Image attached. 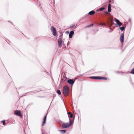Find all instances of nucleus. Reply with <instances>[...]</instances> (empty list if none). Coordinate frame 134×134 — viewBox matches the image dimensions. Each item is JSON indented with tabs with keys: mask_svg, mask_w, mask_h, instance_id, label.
<instances>
[{
	"mask_svg": "<svg viewBox=\"0 0 134 134\" xmlns=\"http://www.w3.org/2000/svg\"><path fill=\"white\" fill-rule=\"evenodd\" d=\"M57 93L59 95H61V91L59 90H58L57 91Z\"/></svg>",
	"mask_w": 134,
	"mask_h": 134,
	"instance_id": "obj_18",
	"label": "nucleus"
},
{
	"mask_svg": "<svg viewBox=\"0 0 134 134\" xmlns=\"http://www.w3.org/2000/svg\"><path fill=\"white\" fill-rule=\"evenodd\" d=\"M93 26V24H92L90 25H89L88 26H87V27H92V26Z\"/></svg>",
	"mask_w": 134,
	"mask_h": 134,
	"instance_id": "obj_28",
	"label": "nucleus"
},
{
	"mask_svg": "<svg viewBox=\"0 0 134 134\" xmlns=\"http://www.w3.org/2000/svg\"><path fill=\"white\" fill-rule=\"evenodd\" d=\"M46 123V121H43V122H42V126H43Z\"/></svg>",
	"mask_w": 134,
	"mask_h": 134,
	"instance_id": "obj_24",
	"label": "nucleus"
},
{
	"mask_svg": "<svg viewBox=\"0 0 134 134\" xmlns=\"http://www.w3.org/2000/svg\"><path fill=\"white\" fill-rule=\"evenodd\" d=\"M90 78L91 79L100 80L101 76H90Z\"/></svg>",
	"mask_w": 134,
	"mask_h": 134,
	"instance_id": "obj_6",
	"label": "nucleus"
},
{
	"mask_svg": "<svg viewBox=\"0 0 134 134\" xmlns=\"http://www.w3.org/2000/svg\"><path fill=\"white\" fill-rule=\"evenodd\" d=\"M62 40L61 38V35L59 36V38L58 40V44L59 46L60 47L62 45Z\"/></svg>",
	"mask_w": 134,
	"mask_h": 134,
	"instance_id": "obj_2",
	"label": "nucleus"
},
{
	"mask_svg": "<svg viewBox=\"0 0 134 134\" xmlns=\"http://www.w3.org/2000/svg\"><path fill=\"white\" fill-rule=\"evenodd\" d=\"M105 9V8L103 7H101V8H99L98 10V11H102L104 10Z\"/></svg>",
	"mask_w": 134,
	"mask_h": 134,
	"instance_id": "obj_13",
	"label": "nucleus"
},
{
	"mask_svg": "<svg viewBox=\"0 0 134 134\" xmlns=\"http://www.w3.org/2000/svg\"><path fill=\"white\" fill-rule=\"evenodd\" d=\"M102 79L107 80V78L106 77L101 76L100 80Z\"/></svg>",
	"mask_w": 134,
	"mask_h": 134,
	"instance_id": "obj_20",
	"label": "nucleus"
},
{
	"mask_svg": "<svg viewBox=\"0 0 134 134\" xmlns=\"http://www.w3.org/2000/svg\"><path fill=\"white\" fill-rule=\"evenodd\" d=\"M69 33V31H66V33L67 34H68Z\"/></svg>",
	"mask_w": 134,
	"mask_h": 134,
	"instance_id": "obj_31",
	"label": "nucleus"
},
{
	"mask_svg": "<svg viewBox=\"0 0 134 134\" xmlns=\"http://www.w3.org/2000/svg\"><path fill=\"white\" fill-rule=\"evenodd\" d=\"M14 113L19 116H22L21 112L20 110H15L14 111Z\"/></svg>",
	"mask_w": 134,
	"mask_h": 134,
	"instance_id": "obj_5",
	"label": "nucleus"
},
{
	"mask_svg": "<svg viewBox=\"0 0 134 134\" xmlns=\"http://www.w3.org/2000/svg\"><path fill=\"white\" fill-rule=\"evenodd\" d=\"M74 34V32L73 31H71L69 33V37L70 38H71L72 37L73 35Z\"/></svg>",
	"mask_w": 134,
	"mask_h": 134,
	"instance_id": "obj_9",
	"label": "nucleus"
},
{
	"mask_svg": "<svg viewBox=\"0 0 134 134\" xmlns=\"http://www.w3.org/2000/svg\"><path fill=\"white\" fill-rule=\"evenodd\" d=\"M108 12L111 11V5L110 4H109L108 5Z\"/></svg>",
	"mask_w": 134,
	"mask_h": 134,
	"instance_id": "obj_10",
	"label": "nucleus"
},
{
	"mask_svg": "<svg viewBox=\"0 0 134 134\" xmlns=\"http://www.w3.org/2000/svg\"><path fill=\"white\" fill-rule=\"evenodd\" d=\"M63 91L64 96H67L69 93L68 86H64L63 88Z\"/></svg>",
	"mask_w": 134,
	"mask_h": 134,
	"instance_id": "obj_1",
	"label": "nucleus"
},
{
	"mask_svg": "<svg viewBox=\"0 0 134 134\" xmlns=\"http://www.w3.org/2000/svg\"><path fill=\"white\" fill-rule=\"evenodd\" d=\"M75 81V80L73 79H68L67 80V82L70 84L72 85L74 83Z\"/></svg>",
	"mask_w": 134,
	"mask_h": 134,
	"instance_id": "obj_3",
	"label": "nucleus"
},
{
	"mask_svg": "<svg viewBox=\"0 0 134 134\" xmlns=\"http://www.w3.org/2000/svg\"><path fill=\"white\" fill-rule=\"evenodd\" d=\"M46 123V121H43V122H42V126H43Z\"/></svg>",
	"mask_w": 134,
	"mask_h": 134,
	"instance_id": "obj_25",
	"label": "nucleus"
},
{
	"mask_svg": "<svg viewBox=\"0 0 134 134\" xmlns=\"http://www.w3.org/2000/svg\"><path fill=\"white\" fill-rule=\"evenodd\" d=\"M53 35L54 36H56V30L53 31Z\"/></svg>",
	"mask_w": 134,
	"mask_h": 134,
	"instance_id": "obj_19",
	"label": "nucleus"
},
{
	"mask_svg": "<svg viewBox=\"0 0 134 134\" xmlns=\"http://www.w3.org/2000/svg\"><path fill=\"white\" fill-rule=\"evenodd\" d=\"M115 21L119 26H121L122 25V23L118 20L115 19Z\"/></svg>",
	"mask_w": 134,
	"mask_h": 134,
	"instance_id": "obj_7",
	"label": "nucleus"
},
{
	"mask_svg": "<svg viewBox=\"0 0 134 134\" xmlns=\"http://www.w3.org/2000/svg\"><path fill=\"white\" fill-rule=\"evenodd\" d=\"M69 118L70 117L71 118H72L73 117V114H70V115H68Z\"/></svg>",
	"mask_w": 134,
	"mask_h": 134,
	"instance_id": "obj_21",
	"label": "nucleus"
},
{
	"mask_svg": "<svg viewBox=\"0 0 134 134\" xmlns=\"http://www.w3.org/2000/svg\"><path fill=\"white\" fill-rule=\"evenodd\" d=\"M1 122H2L3 123V125H5V120H4Z\"/></svg>",
	"mask_w": 134,
	"mask_h": 134,
	"instance_id": "obj_27",
	"label": "nucleus"
},
{
	"mask_svg": "<svg viewBox=\"0 0 134 134\" xmlns=\"http://www.w3.org/2000/svg\"><path fill=\"white\" fill-rule=\"evenodd\" d=\"M69 123H66V125H67V126H68V127L70 126L72 124L73 122V120L71 121L69 118Z\"/></svg>",
	"mask_w": 134,
	"mask_h": 134,
	"instance_id": "obj_8",
	"label": "nucleus"
},
{
	"mask_svg": "<svg viewBox=\"0 0 134 134\" xmlns=\"http://www.w3.org/2000/svg\"><path fill=\"white\" fill-rule=\"evenodd\" d=\"M47 117V115L45 116L44 117V118L43 119V121H46V119Z\"/></svg>",
	"mask_w": 134,
	"mask_h": 134,
	"instance_id": "obj_22",
	"label": "nucleus"
},
{
	"mask_svg": "<svg viewBox=\"0 0 134 134\" xmlns=\"http://www.w3.org/2000/svg\"><path fill=\"white\" fill-rule=\"evenodd\" d=\"M100 25H102L106 26V24L104 23H102L100 24Z\"/></svg>",
	"mask_w": 134,
	"mask_h": 134,
	"instance_id": "obj_29",
	"label": "nucleus"
},
{
	"mask_svg": "<svg viewBox=\"0 0 134 134\" xmlns=\"http://www.w3.org/2000/svg\"><path fill=\"white\" fill-rule=\"evenodd\" d=\"M75 25H72L69 27V28L74 27L75 26Z\"/></svg>",
	"mask_w": 134,
	"mask_h": 134,
	"instance_id": "obj_26",
	"label": "nucleus"
},
{
	"mask_svg": "<svg viewBox=\"0 0 134 134\" xmlns=\"http://www.w3.org/2000/svg\"><path fill=\"white\" fill-rule=\"evenodd\" d=\"M60 131L63 133H64L66 131V130H60Z\"/></svg>",
	"mask_w": 134,
	"mask_h": 134,
	"instance_id": "obj_15",
	"label": "nucleus"
},
{
	"mask_svg": "<svg viewBox=\"0 0 134 134\" xmlns=\"http://www.w3.org/2000/svg\"><path fill=\"white\" fill-rule=\"evenodd\" d=\"M62 127L63 128H66L68 127V126H67L66 124L65 123H63L62 124Z\"/></svg>",
	"mask_w": 134,
	"mask_h": 134,
	"instance_id": "obj_12",
	"label": "nucleus"
},
{
	"mask_svg": "<svg viewBox=\"0 0 134 134\" xmlns=\"http://www.w3.org/2000/svg\"><path fill=\"white\" fill-rule=\"evenodd\" d=\"M51 29L52 31H53L56 30L55 28L53 26H52L51 27Z\"/></svg>",
	"mask_w": 134,
	"mask_h": 134,
	"instance_id": "obj_16",
	"label": "nucleus"
},
{
	"mask_svg": "<svg viewBox=\"0 0 134 134\" xmlns=\"http://www.w3.org/2000/svg\"><path fill=\"white\" fill-rule=\"evenodd\" d=\"M124 33H121V34L120 37V42L121 43H123L124 41Z\"/></svg>",
	"mask_w": 134,
	"mask_h": 134,
	"instance_id": "obj_4",
	"label": "nucleus"
},
{
	"mask_svg": "<svg viewBox=\"0 0 134 134\" xmlns=\"http://www.w3.org/2000/svg\"><path fill=\"white\" fill-rule=\"evenodd\" d=\"M68 115L72 114L70 112H69L68 113Z\"/></svg>",
	"mask_w": 134,
	"mask_h": 134,
	"instance_id": "obj_30",
	"label": "nucleus"
},
{
	"mask_svg": "<svg viewBox=\"0 0 134 134\" xmlns=\"http://www.w3.org/2000/svg\"><path fill=\"white\" fill-rule=\"evenodd\" d=\"M125 27L124 26H122L120 27V29L122 31L124 30L125 29Z\"/></svg>",
	"mask_w": 134,
	"mask_h": 134,
	"instance_id": "obj_14",
	"label": "nucleus"
},
{
	"mask_svg": "<svg viewBox=\"0 0 134 134\" xmlns=\"http://www.w3.org/2000/svg\"><path fill=\"white\" fill-rule=\"evenodd\" d=\"M47 117V115L45 116L44 117V118L43 119V121H46V119Z\"/></svg>",
	"mask_w": 134,
	"mask_h": 134,
	"instance_id": "obj_23",
	"label": "nucleus"
},
{
	"mask_svg": "<svg viewBox=\"0 0 134 134\" xmlns=\"http://www.w3.org/2000/svg\"><path fill=\"white\" fill-rule=\"evenodd\" d=\"M105 13L106 14H109V13H108V12H105Z\"/></svg>",
	"mask_w": 134,
	"mask_h": 134,
	"instance_id": "obj_32",
	"label": "nucleus"
},
{
	"mask_svg": "<svg viewBox=\"0 0 134 134\" xmlns=\"http://www.w3.org/2000/svg\"><path fill=\"white\" fill-rule=\"evenodd\" d=\"M95 11L94 10H92L89 12L88 14L90 15H92L95 13Z\"/></svg>",
	"mask_w": 134,
	"mask_h": 134,
	"instance_id": "obj_11",
	"label": "nucleus"
},
{
	"mask_svg": "<svg viewBox=\"0 0 134 134\" xmlns=\"http://www.w3.org/2000/svg\"><path fill=\"white\" fill-rule=\"evenodd\" d=\"M130 73L132 74H134V68L132 69Z\"/></svg>",
	"mask_w": 134,
	"mask_h": 134,
	"instance_id": "obj_17",
	"label": "nucleus"
},
{
	"mask_svg": "<svg viewBox=\"0 0 134 134\" xmlns=\"http://www.w3.org/2000/svg\"><path fill=\"white\" fill-rule=\"evenodd\" d=\"M42 134H43V133H42Z\"/></svg>",
	"mask_w": 134,
	"mask_h": 134,
	"instance_id": "obj_33",
	"label": "nucleus"
}]
</instances>
